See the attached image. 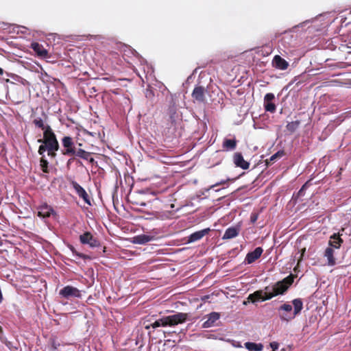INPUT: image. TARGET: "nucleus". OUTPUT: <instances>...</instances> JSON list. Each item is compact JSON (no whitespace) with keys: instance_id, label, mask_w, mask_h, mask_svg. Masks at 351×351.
<instances>
[{"instance_id":"1","label":"nucleus","mask_w":351,"mask_h":351,"mask_svg":"<svg viewBox=\"0 0 351 351\" xmlns=\"http://www.w3.org/2000/svg\"><path fill=\"white\" fill-rule=\"evenodd\" d=\"M293 282V277L291 275L289 276L273 286L266 287L264 290L257 291L250 294L248 296V300H250L252 302L269 300L274 296L283 294Z\"/></svg>"},{"instance_id":"2","label":"nucleus","mask_w":351,"mask_h":351,"mask_svg":"<svg viewBox=\"0 0 351 351\" xmlns=\"http://www.w3.org/2000/svg\"><path fill=\"white\" fill-rule=\"evenodd\" d=\"M293 307L289 304H284L278 308L279 317L282 321L289 322L300 313L303 308V302L300 298L294 299L292 301Z\"/></svg>"},{"instance_id":"3","label":"nucleus","mask_w":351,"mask_h":351,"mask_svg":"<svg viewBox=\"0 0 351 351\" xmlns=\"http://www.w3.org/2000/svg\"><path fill=\"white\" fill-rule=\"evenodd\" d=\"M187 319V314L184 313H177L176 314L162 317L154 322L152 323L150 326H146V328L150 327L156 328L158 327L174 326L179 324L185 322Z\"/></svg>"},{"instance_id":"4","label":"nucleus","mask_w":351,"mask_h":351,"mask_svg":"<svg viewBox=\"0 0 351 351\" xmlns=\"http://www.w3.org/2000/svg\"><path fill=\"white\" fill-rule=\"evenodd\" d=\"M38 142L47 145L49 152L59 149L58 142L51 127L47 128L46 131L43 132V139H38Z\"/></svg>"},{"instance_id":"5","label":"nucleus","mask_w":351,"mask_h":351,"mask_svg":"<svg viewBox=\"0 0 351 351\" xmlns=\"http://www.w3.org/2000/svg\"><path fill=\"white\" fill-rule=\"evenodd\" d=\"M59 295L65 299H71L72 298H80L82 294V291L79 290L77 288L67 285L60 290Z\"/></svg>"},{"instance_id":"6","label":"nucleus","mask_w":351,"mask_h":351,"mask_svg":"<svg viewBox=\"0 0 351 351\" xmlns=\"http://www.w3.org/2000/svg\"><path fill=\"white\" fill-rule=\"evenodd\" d=\"M71 184L78 196L82 198L88 205H90L91 204L89 196L84 188L75 181L72 182Z\"/></svg>"},{"instance_id":"7","label":"nucleus","mask_w":351,"mask_h":351,"mask_svg":"<svg viewBox=\"0 0 351 351\" xmlns=\"http://www.w3.org/2000/svg\"><path fill=\"white\" fill-rule=\"evenodd\" d=\"M38 216L42 218H47L51 215H56L53 208L47 204H44L38 208Z\"/></svg>"},{"instance_id":"8","label":"nucleus","mask_w":351,"mask_h":351,"mask_svg":"<svg viewBox=\"0 0 351 351\" xmlns=\"http://www.w3.org/2000/svg\"><path fill=\"white\" fill-rule=\"evenodd\" d=\"M263 250L261 247H256L254 251L248 252L245 256V262L251 264L259 258L263 254Z\"/></svg>"},{"instance_id":"9","label":"nucleus","mask_w":351,"mask_h":351,"mask_svg":"<svg viewBox=\"0 0 351 351\" xmlns=\"http://www.w3.org/2000/svg\"><path fill=\"white\" fill-rule=\"evenodd\" d=\"M275 97L273 93H267L264 97V107L266 111L274 112L276 111V105L272 102Z\"/></svg>"},{"instance_id":"10","label":"nucleus","mask_w":351,"mask_h":351,"mask_svg":"<svg viewBox=\"0 0 351 351\" xmlns=\"http://www.w3.org/2000/svg\"><path fill=\"white\" fill-rule=\"evenodd\" d=\"M289 65V62L279 55H276L272 60V66L277 69L281 71L286 70Z\"/></svg>"},{"instance_id":"11","label":"nucleus","mask_w":351,"mask_h":351,"mask_svg":"<svg viewBox=\"0 0 351 351\" xmlns=\"http://www.w3.org/2000/svg\"><path fill=\"white\" fill-rule=\"evenodd\" d=\"M62 145L66 149L63 151L64 155H70L75 154V149L73 147V142L70 136H64L62 140Z\"/></svg>"},{"instance_id":"12","label":"nucleus","mask_w":351,"mask_h":351,"mask_svg":"<svg viewBox=\"0 0 351 351\" xmlns=\"http://www.w3.org/2000/svg\"><path fill=\"white\" fill-rule=\"evenodd\" d=\"M80 240L82 243L88 244L93 247L99 245L98 241L88 232L80 235Z\"/></svg>"},{"instance_id":"13","label":"nucleus","mask_w":351,"mask_h":351,"mask_svg":"<svg viewBox=\"0 0 351 351\" xmlns=\"http://www.w3.org/2000/svg\"><path fill=\"white\" fill-rule=\"evenodd\" d=\"M233 161L236 167L242 169H247L250 167V163L244 160L241 153L237 152L234 154Z\"/></svg>"},{"instance_id":"14","label":"nucleus","mask_w":351,"mask_h":351,"mask_svg":"<svg viewBox=\"0 0 351 351\" xmlns=\"http://www.w3.org/2000/svg\"><path fill=\"white\" fill-rule=\"evenodd\" d=\"M205 88L203 86H196L192 93V97L199 102L205 101Z\"/></svg>"},{"instance_id":"15","label":"nucleus","mask_w":351,"mask_h":351,"mask_svg":"<svg viewBox=\"0 0 351 351\" xmlns=\"http://www.w3.org/2000/svg\"><path fill=\"white\" fill-rule=\"evenodd\" d=\"M31 48L36 52V53L41 58H47L48 56V51L45 47L38 43H32Z\"/></svg>"},{"instance_id":"16","label":"nucleus","mask_w":351,"mask_h":351,"mask_svg":"<svg viewBox=\"0 0 351 351\" xmlns=\"http://www.w3.org/2000/svg\"><path fill=\"white\" fill-rule=\"evenodd\" d=\"M210 231V228H205L199 231L193 232L189 237L188 241L189 243L195 242L203 238Z\"/></svg>"},{"instance_id":"17","label":"nucleus","mask_w":351,"mask_h":351,"mask_svg":"<svg viewBox=\"0 0 351 351\" xmlns=\"http://www.w3.org/2000/svg\"><path fill=\"white\" fill-rule=\"evenodd\" d=\"M220 317L219 313L217 312H213L208 315V319L203 324L204 328H210L214 326V324Z\"/></svg>"},{"instance_id":"18","label":"nucleus","mask_w":351,"mask_h":351,"mask_svg":"<svg viewBox=\"0 0 351 351\" xmlns=\"http://www.w3.org/2000/svg\"><path fill=\"white\" fill-rule=\"evenodd\" d=\"M324 256L327 258L328 265L329 266H333L335 265L336 261L334 257V249L332 247H328L326 249Z\"/></svg>"},{"instance_id":"19","label":"nucleus","mask_w":351,"mask_h":351,"mask_svg":"<svg viewBox=\"0 0 351 351\" xmlns=\"http://www.w3.org/2000/svg\"><path fill=\"white\" fill-rule=\"evenodd\" d=\"M239 230L236 227L228 228L224 232L222 239H230L236 237L239 234Z\"/></svg>"},{"instance_id":"20","label":"nucleus","mask_w":351,"mask_h":351,"mask_svg":"<svg viewBox=\"0 0 351 351\" xmlns=\"http://www.w3.org/2000/svg\"><path fill=\"white\" fill-rule=\"evenodd\" d=\"M154 239L152 236L140 234L134 237V243L137 244H145Z\"/></svg>"},{"instance_id":"21","label":"nucleus","mask_w":351,"mask_h":351,"mask_svg":"<svg viewBox=\"0 0 351 351\" xmlns=\"http://www.w3.org/2000/svg\"><path fill=\"white\" fill-rule=\"evenodd\" d=\"M343 241L342 239L336 234H333L329 241V245L330 247H332L333 249H339L341 246V244L342 243Z\"/></svg>"},{"instance_id":"22","label":"nucleus","mask_w":351,"mask_h":351,"mask_svg":"<svg viewBox=\"0 0 351 351\" xmlns=\"http://www.w3.org/2000/svg\"><path fill=\"white\" fill-rule=\"evenodd\" d=\"M245 347L249 351H262L263 346L262 343H256L254 342H246Z\"/></svg>"},{"instance_id":"23","label":"nucleus","mask_w":351,"mask_h":351,"mask_svg":"<svg viewBox=\"0 0 351 351\" xmlns=\"http://www.w3.org/2000/svg\"><path fill=\"white\" fill-rule=\"evenodd\" d=\"M74 154L84 160H89L90 162L94 161V159L90 157V154L84 149H79L77 152L75 151Z\"/></svg>"},{"instance_id":"24","label":"nucleus","mask_w":351,"mask_h":351,"mask_svg":"<svg viewBox=\"0 0 351 351\" xmlns=\"http://www.w3.org/2000/svg\"><path fill=\"white\" fill-rule=\"evenodd\" d=\"M237 146L235 139H225L223 142V147L226 150H234Z\"/></svg>"},{"instance_id":"25","label":"nucleus","mask_w":351,"mask_h":351,"mask_svg":"<svg viewBox=\"0 0 351 351\" xmlns=\"http://www.w3.org/2000/svg\"><path fill=\"white\" fill-rule=\"evenodd\" d=\"M34 124L43 130V132L46 131L47 127H50L49 125H45L43 120L40 117H37L33 121Z\"/></svg>"},{"instance_id":"26","label":"nucleus","mask_w":351,"mask_h":351,"mask_svg":"<svg viewBox=\"0 0 351 351\" xmlns=\"http://www.w3.org/2000/svg\"><path fill=\"white\" fill-rule=\"evenodd\" d=\"M300 123V122L299 121H292V122L289 123L287 125L286 128H287V130H289V132H293L297 130Z\"/></svg>"},{"instance_id":"27","label":"nucleus","mask_w":351,"mask_h":351,"mask_svg":"<svg viewBox=\"0 0 351 351\" xmlns=\"http://www.w3.org/2000/svg\"><path fill=\"white\" fill-rule=\"evenodd\" d=\"M40 165L43 172L48 173V162L43 157L40 160Z\"/></svg>"},{"instance_id":"28","label":"nucleus","mask_w":351,"mask_h":351,"mask_svg":"<svg viewBox=\"0 0 351 351\" xmlns=\"http://www.w3.org/2000/svg\"><path fill=\"white\" fill-rule=\"evenodd\" d=\"M284 154L285 153L283 151H278V152H276L270 157L269 160L275 161L276 159L282 158L284 156Z\"/></svg>"},{"instance_id":"29","label":"nucleus","mask_w":351,"mask_h":351,"mask_svg":"<svg viewBox=\"0 0 351 351\" xmlns=\"http://www.w3.org/2000/svg\"><path fill=\"white\" fill-rule=\"evenodd\" d=\"M46 150H47V151H48V147H47V145L44 144V145H40V147H39V148H38V154H39L40 155L43 156V154H44V153H45V152Z\"/></svg>"},{"instance_id":"30","label":"nucleus","mask_w":351,"mask_h":351,"mask_svg":"<svg viewBox=\"0 0 351 351\" xmlns=\"http://www.w3.org/2000/svg\"><path fill=\"white\" fill-rule=\"evenodd\" d=\"M228 180H222L220 182H217L216 184L211 185L209 188H208L206 189V191H208L209 190H210L211 189L215 188V186H219V185H221V184H226Z\"/></svg>"},{"instance_id":"31","label":"nucleus","mask_w":351,"mask_h":351,"mask_svg":"<svg viewBox=\"0 0 351 351\" xmlns=\"http://www.w3.org/2000/svg\"><path fill=\"white\" fill-rule=\"evenodd\" d=\"M271 348L273 349V351H276L278 348V343L276 342H271L270 343Z\"/></svg>"},{"instance_id":"32","label":"nucleus","mask_w":351,"mask_h":351,"mask_svg":"<svg viewBox=\"0 0 351 351\" xmlns=\"http://www.w3.org/2000/svg\"><path fill=\"white\" fill-rule=\"evenodd\" d=\"M69 248H70V250H71V252H73V254H75L76 256H79V257H82V256L80 254L77 253V252L75 251V248H74L72 245H71V246L69 247Z\"/></svg>"},{"instance_id":"33","label":"nucleus","mask_w":351,"mask_h":351,"mask_svg":"<svg viewBox=\"0 0 351 351\" xmlns=\"http://www.w3.org/2000/svg\"><path fill=\"white\" fill-rule=\"evenodd\" d=\"M57 150H53V151H47L48 152V155L51 157H55L56 156V152Z\"/></svg>"},{"instance_id":"34","label":"nucleus","mask_w":351,"mask_h":351,"mask_svg":"<svg viewBox=\"0 0 351 351\" xmlns=\"http://www.w3.org/2000/svg\"><path fill=\"white\" fill-rule=\"evenodd\" d=\"M256 220H257V216H256V215H252L251 216V221H252V223H254Z\"/></svg>"},{"instance_id":"35","label":"nucleus","mask_w":351,"mask_h":351,"mask_svg":"<svg viewBox=\"0 0 351 351\" xmlns=\"http://www.w3.org/2000/svg\"><path fill=\"white\" fill-rule=\"evenodd\" d=\"M4 71L3 69L0 68V75H2L3 74Z\"/></svg>"},{"instance_id":"36","label":"nucleus","mask_w":351,"mask_h":351,"mask_svg":"<svg viewBox=\"0 0 351 351\" xmlns=\"http://www.w3.org/2000/svg\"><path fill=\"white\" fill-rule=\"evenodd\" d=\"M6 75H7L8 77H10V76H11L12 75H11V74H9V73H6Z\"/></svg>"}]
</instances>
